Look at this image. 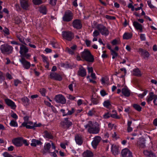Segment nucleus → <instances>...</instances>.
<instances>
[{"label":"nucleus","mask_w":157,"mask_h":157,"mask_svg":"<svg viewBox=\"0 0 157 157\" xmlns=\"http://www.w3.org/2000/svg\"><path fill=\"white\" fill-rule=\"evenodd\" d=\"M84 127L87 129L88 132L90 133L97 134L100 131L99 125L96 122L93 124L92 121H89L87 124L84 125Z\"/></svg>","instance_id":"1"},{"label":"nucleus","mask_w":157,"mask_h":157,"mask_svg":"<svg viewBox=\"0 0 157 157\" xmlns=\"http://www.w3.org/2000/svg\"><path fill=\"white\" fill-rule=\"evenodd\" d=\"M81 57L86 61L92 62L94 60L93 56L91 55L90 51L87 50L85 49L81 53Z\"/></svg>","instance_id":"2"},{"label":"nucleus","mask_w":157,"mask_h":157,"mask_svg":"<svg viewBox=\"0 0 157 157\" xmlns=\"http://www.w3.org/2000/svg\"><path fill=\"white\" fill-rule=\"evenodd\" d=\"M0 49L2 53L3 54H10L12 52L13 48L9 45L4 44L1 45Z\"/></svg>","instance_id":"3"},{"label":"nucleus","mask_w":157,"mask_h":157,"mask_svg":"<svg viewBox=\"0 0 157 157\" xmlns=\"http://www.w3.org/2000/svg\"><path fill=\"white\" fill-rule=\"evenodd\" d=\"M97 29L102 35L106 36L109 34V32L108 29L102 24H100L98 25Z\"/></svg>","instance_id":"4"},{"label":"nucleus","mask_w":157,"mask_h":157,"mask_svg":"<svg viewBox=\"0 0 157 157\" xmlns=\"http://www.w3.org/2000/svg\"><path fill=\"white\" fill-rule=\"evenodd\" d=\"M62 35L63 39L71 41L74 37V33L70 31H63Z\"/></svg>","instance_id":"5"},{"label":"nucleus","mask_w":157,"mask_h":157,"mask_svg":"<svg viewBox=\"0 0 157 157\" xmlns=\"http://www.w3.org/2000/svg\"><path fill=\"white\" fill-rule=\"evenodd\" d=\"M73 15L71 11L67 10L66 11L62 17L63 20L65 22H69L73 19Z\"/></svg>","instance_id":"6"},{"label":"nucleus","mask_w":157,"mask_h":157,"mask_svg":"<svg viewBox=\"0 0 157 157\" xmlns=\"http://www.w3.org/2000/svg\"><path fill=\"white\" fill-rule=\"evenodd\" d=\"M60 124L64 128L69 129L70 127L72 125V122L70 121L69 118H65L60 122Z\"/></svg>","instance_id":"7"},{"label":"nucleus","mask_w":157,"mask_h":157,"mask_svg":"<svg viewBox=\"0 0 157 157\" xmlns=\"http://www.w3.org/2000/svg\"><path fill=\"white\" fill-rule=\"evenodd\" d=\"M21 125L25 127L26 128L31 129H34L35 127L40 126L41 124H37L36 123H33L31 121H29L27 123L23 122Z\"/></svg>","instance_id":"8"},{"label":"nucleus","mask_w":157,"mask_h":157,"mask_svg":"<svg viewBox=\"0 0 157 157\" xmlns=\"http://www.w3.org/2000/svg\"><path fill=\"white\" fill-rule=\"evenodd\" d=\"M55 100L58 103L65 104L66 102L65 98L62 94L56 95L55 98Z\"/></svg>","instance_id":"9"},{"label":"nucleus","mask_w":157,"mask_h":157,"mask_svg":"<svg viewBox=\"0 0 157 157\" xmlns=\"http://www.w3.org/2000/svg\"><path fill=\"white\" fill-rule=\"evenodd\" d=\"M20 62L22 64L23 67L25 69H28L31 66L30 63L26 60L24 57H22L19 60Z\"/></svg>","instance_id":"10"},{"label":"nucleus","mask_w":157,"mask_h":157,"mask_svg":"<svg viewBox=\"0 0 157 157\" xmlns=\"http://www.w3.org/2000/svg\"><path fill=\"white\" fill-rule=\"evenodd\" d=\"M20 3L21 6L23 9L25 10H29L30 4L28 0H20Z\"/></svg>","instance_id":"11"},{"label":"nucleus","mask_w":157,"mask_h":157,"mask_svg":"<svg viewBox=\"0 0 157 157\" xmlns=\"http://www.w3.org/2000/svg\"><path fill=\"white\" fill-rule=\"evenodd\" d=\"M4 101L6 104L11 109H14L16 108L17 106L15 102L11 99L6 98L4 99Z\"/></svg>","instance_id":"12"},{"label":"nucleus","mask_w":157,"mask_h":157,"mask_svg":"<svg viewBox=\"0 0 157 157\" xmlns=\"http://www.w3.org/2000/svg\"><path fill=\"white\" fill-rule=\"evenodd\" d=\"M22 137H17L13 139L12 140V142L13 144L16 147H19L22 145Z\"/></svg>","instance_id":"13"},{"label":"nucleus","mask_w":157,"mask_h":157,"mask_svg":"<svg viewBox=\"0 0 157 157\" xmlns=\"http://www.w3.org/2000/svg\"><path fill=\"white\" fill-rule=\"evenodd\" d=\"M72 26L73 27L77 29H81L82 27V24L80 20L79 19H75L72 22Z\"/></svg>","instance_id":"14"},{"label":"nucleus","mask_w":157,"mask_h":157,"mask_svg":"<svg viewBox=\"0 0 157 157\" xmlns=\"http://www.w3.org/2000/svg\"><path fill=\"white\" fill-rule=\"evenodd\" d=\"M122 157H133L132 153L127 148H124L121 151Z\"/></svg>","instance_id":"15"},{"label":"nucleus","mask_w":157,"mask_h":157,"mask_svg":"<svg viewBox=\"0 0 157 157\" xmlns=\"http://www.w3.org/2000/svg\"><path fill=\"white\" fill-rule=\"evenodd\" d=\"M20 48L19 53L21 56L25 55L29 51V49L25 45L21 44Z\"/></svg>","instance_id":"16"},{"label":"nucleus","mask_w":157,"mask_h":157,"mask_svg":"<svg viewBox=\"0 0 157 157\" xmlns=\"http://www.w3.org/2000/svg\"><path fill=\"white\" fill-rule=\"evenodd\" d=\"M101 138L100 136H96L91 143V144L94 148H96L99 143L101 140Z\"/></svg>","instance_id":"17"},{"label":"nucleus","mask_w":157,"mask_h":157,"mask_svg":"<svg viewBox=\"0 0 157 157\" xmlns=\"http://www.w3.org/2000/svg\"><path fill=\"white\" fill-rule=\"evenodd\" d=\"M50 77L51 78L55 80L61 81L62 80L61 76L55 72H51L50 74Z\"/></svg>","instance_id":"18"},{"label":"nucleus","mask_w":157,"mask_h":157,"mask_svg":"<svg viewBox=\"0 0 157 157\" xmlns=\"http://www.w3.org/2000/svg\"><path fill=\"white\" fill-rule=\"evenodd\" d=\"M133 25L134 28L140 32L142 33L143 32V27L142 25L140 24L136 21H134L133 22Z\"/></svg>","instance_id":"19"},{"label":"nucleus","mask_w":157,"mask_h":157,"mask_svg":"<svg viewBox=\"0 0 157 157\" xmlns=\"http://www.w3.org/2000/svg\"><path fill=\"white\" fill-rule=\"evenodd\" d=\"M138 52L144 59L148 58L149 56V54L147 51L141 48L139 49Z\"/></svg>","instance_id":"20"},{"label":"nucleus","mask_w":157,"mask_h":157,"mask_svg":"<svg viewBox=\"0 0 157 157\" xmlns=\"http://www.w3.org/2000/svg\"><path fill=\"white\" fill-rule=\"evenodd\" d=\"M107 47L108 48L110 51L111 54L112 55V58L113 59H115L118 56V53L115 51L113 49H112L111 47L109 44H107Z\"/></svg>","instance_id":"21"},{"label":"nucleus","mask_w":157,"mask_h":157,"mask_svg":"<svg viewBox=\"0 0 157 157\" xmlns=\"http://www.w3.org/2000/svg\"><path fill=\"white\" fill-rule=\"evenodd\" d=\"M100 81L101 84L103 85L108 86L109 85V79L106 76L102 77Z\"/></svg>","instance_id":"22"},{"label":"nucleus","mask_w":157,"mask_h":157,"mask_svg":"<svg viewBox=\"0 0 157 157\" xmlns=\"http://www.w3.org/2000/svg\"><path fill=\"white\" fill-rule=\"evenodd\" d=\"M156 96V95L154 94L153 92H151L149 94V95L147 96L146 98L147 102L148 104L151 103V101Z\"/></svg>","instance_id":"23"},{"label":"nucleus","mask_w":157,"mask_h":157,"mask_svg":"<svg viewBox=\"0 0 157 157\" xmlns=\"http://www.w3.org/2000/svg\"><path fill=\"white\" fill-rule=\"evenodd\" d=\"M121 92L124 96L128 97L130 95L131 91L127 87H125L122 89Z\"/></svg>","instance_id":"24"},{"label":"nucleus","mask_w":157,"mask_h":157,"mask_svg":"<svg viewBox=\"0 0 157 157\" xmlns=\"http://www.w3.org/2000/svg\"><path fill=\"white\" fill-rule=\"evenodd\" d=\"M118 147V146L113 144L111 147V151L112 154L114 155L118 154L119 152Z\"/></svg>","instance_id":"25"},{"label":"nucleus","mask_w":157,"mask_h":157,"mask_svg":"<svg viewBox=\"0 0 157 157\" xmlns=\"http://www.w3.org/2000/svg\"><path fill=\"white\" fill-rule=\"evenodd\" d=\"M86 74V71L84 67H82L79 68V69L78 72V75L83 77L85 76Z\"/></svg>","instance_id":"26"},{"label":"nucleus","mask_w":157,"mask_h":157,"mask_svg":"<svg viewBox=\"0 0 157 157\" xmlns=\"http://www.w3.org/2000/svg\"><path fill=\"white\" fill-rule=\"evenodd\" d=\"M75 140L77 144L81 145L83 143L82 137L80 135H77L75 136Z\"/></svg>","instance_id":"27"},{"label":"nucleus","mask_w":157,"mask_h":157,"mask_svg":"<svg viewBox=\"0 0 157 157\" xmlns=\"http://www.w3.org/2000/svg\"><path fill=\"white\" fill-rule=\"evenodd\" d=\"M16 36L19 41L23 44L27 45L26 42L25 41V38L23 37L19 33H17Z\"/></svg>","instance_id":"28"},{"label":"nucleus","mask_w":157,"mask_h":157,"mask_svg":"<svg viewBox=\"0 0 157 157\" xmlns=\"http://www.w3.org/2000/svg\"><path fill=\"white\" fill-rule=\"evenodd\" d=\"M144 154L146 157H156L155 155L151 151H144Z\"/></svg>","instance_id":"29"},{"label":"nucleus","mask_w":157,"mask_h":157,"mask_svg":"<svg viewBox=\"0 0 157 157\" xmlns=\"http://www.w3.org/2000/svg\"><path fill=\"white\" fill-rule=\"evenodd\" d=\"M24 105L27 106L29 104V100L27 97H24L21 99Z\"/></svg>","instance_id":"30"},{"label":"nucleus","mask_w":157,"mask_h":157,"mask_svg":"<svg viewBox=\"0 0 157 157\" xmlns=\"http://www.w3.org/2000/svg\"><path fill=\"white\" fill-rule=\"evenodd\" d=\"M132 73L133 75L138 77H140L142 75L140 71L137 68L134 69L133 70Z\"/></svg>","instance_id":"31"},{"label":"nucleus","mask_w":157,"mask_h":157,"mask_svg":"<svg viewBox=\"0 0 157 157\" xmlns=\"http://www.w3.org/2000/svg\"><path fill=\"white\" fill-rule=\"evenodd\" d=\"M31 142V145L34 147H36L37 145H39L41 144V142L40 140L35 139H32Z\"/></svg>","instance_id":"32"},{"label":"nucleus","mask_w":157,"mask_h":157,"mask_svg":"<svg viewBox=\"0 0 157 157\" xmlns=\"http://www.w3.org/2000/svg\"><path fill=\"white\" fill-rule=\"evenodd\" d=\"M132 36V34L131 33L126 32L124 34L123 38L124 39L128 40L131 38Z\"/></svg>","instance_id":"33"},{"label":"nucleus","mask_w":157,"mask_h":157,"mask_svg":"<svg viewBox=\"0 0 157 157\" xmlns=\"http://www.w3.org/2000/svg\"><path fill=\"white\" fill-rule=\"evenodd\" d=\"M93 155L92 152L89 150H86L83 154V157H92Z\"/></svg>","instance_id":"34"},{"label":"nucleus","mask_w":157,"mask_h":157,"mask_svg":"<svg viewBox=\"0 0 157 157\" xmlns=\"http://www.w3.org/2000/svg\"><path fill=\"white\" fill-rule=\"evenodd\" d=\"M51 144L49 143H45L44 146V153H46L49 151L51 148Z\"/></svg>","instance_id":"35"},{"label":"nucleus","mask_w":157,"mask_h":157,"mask_svg":"<svg viewBox=\"0 0 157 157\" xmlns=\"http://www.w3.org/2000/svg\"><path fill=\"white\" fill-rule=\"evenodd\" d=\"M44 137L48 139H52L53 136L47 131H45L44 132Z\"/></svg>","instance_id":"36"},{"label":"nucleus","mask_w":157,"mask_h":157,"mask_svg":"<svg viewBox=\"0 0 157 157\" xmlns=\"http://www.w3.org/2000/svg\"><path fill=\"white\" fill-rule=\"evenodd\" d=\"M133 107L138 112H140L141 111L142 108L140 105L137 104H134L132 105Z\"/></svg>","instance_id":"37"},{"label":"nucleus","mask_w":157,"mask_h":157,"mask_svg":"<svg viewBox=\"0 0 157 157\" xmlns=\"http://www.w3.org/2000/svg\"><path fill=\"white\" fill-rule=\"evenodd\" d=\"M16 120H11L10 123V125L12 127H17L18 126V124Z\"/></svg>","instance_id":"38"},{"label":"nucleus","mask_w":157,"mask_h":157,"mask_svg":"<svg viewBox=\"0 0 157 157\" xmlns=\"http://www.w3.org/2000/svg\"><path fill=\"white\" fill-rule=\"evenodd\" d=\"M103 104L105 107L107 108H108L111 105L110 101L108 100L105 101Z\"/></svg>","instance_id":"39"},{"label":"nucleus","mask_w":157,"mask_h":157,"mask_svg":"<svg viewBox=\"0 0 157 157\" xmlns=\"http://www.w3.org/2000/svg\"><path fill=\"white\" fill-rule=\"evenodd\" d=\"M51 44L54 48H59V44L56 41H52L51 42Z\"/></svg>","instance_id":"40"},{"label":"nucleus","mask_w":157,"mask_h":157,"mask_svg":"<svg viewBox=\"0 0 157 157\" xmlns=\"http://www.w3.org/2000/svg\"><path fill=\"white\" fill-rule=\"evenodd\" d=\"M40 12L43 13L44 14H45L47 13V9L45 6H42L40 8Z\"/></svg>","instance_id":"41"},{"label":"nucleus","mask_w":157,"mask_h":157,"mask_svg":"<svg viewBox=\"0 0 157 157\" xmlns=\"http://www.w3.org/2000/svg\"><path fill=\"white\" fill-rule=\"evenodd\" d=\"M148 91L147 90H145L142 94H138V96L140 98H143L147 93Z\"/></svg>","instance_id":"42"},{"label":"nucleus","mask_w":157,"mask_h":157,"mask_svg":"<svg viewBox=\"0 0 157 157\" xmlns=\"http://www.w3.org/2000/svg\"><path fill=\"white\" fill-rule=\"evenodd\" d=\"M95 113L96 111L94 109H92L89 111L87 114L89 116H92L95 114Z\"/></svg>","instance_id":"43"},{"label":"nucleus","mask_w":157,"mask_h":157,"mask_svg":"<svg viewBox=\"0 0 157 157\" xmlns=\"http://www.w3.org/2000/svg\"><path fill=\"white\" fill-rule=\"evenodd\" d=\"M39 92L40 93L41 95L44 97L46 96V90L44 88H43L40 89L39 90Z\"/></svg>","instance_id":"44"},{"label":"nucleus","mask_w":157,"mask_h":157,"mask_svg":"<svg viewBox=\"0 0 157 157\" xmlns=\"http://www.w3.org/2000/svg\"><path fill=\"white\" fill-rule=\"evenodd\" d=\"M67 110L68 111V112L67 113V116L71 115L75 112V109L74 108H71V110H69L68 109H67Z\"/></svg>","instance_id":"45"},{"label":"nucleus","mask_w":157,"mask_h":157,"mask_svg":"<svg viewBox=\"0 0 157 157\" xmlns=\"http://www.w3.org/2000/svg\"><path fill=\"white\" fill-rule=\"evenodd\" d=\"M33 3L35 5H38L42 3L41 0H32Z\"/></svg>","instance_id":"46"},{"label":"nucleus","mask_w":157,"mask_h":157,"mask_svg":"<svg viewBox=\"0 0 157 157\" xmlns=\"http://www.w3.org/2000/svg\"><path fill=\"white\" fill-rule=\"evenodd\" d=\"M5 80V78L2 72L0 71V83H2Z\"/></svg>","instance_id":"47"},{"label":"nucleus","mask_w":157,"mask_h":157,"mask_svg":"<svg viewBox=\"0 0 157 157\" xmlns=\"http://www.w3.org/2000/svg\"><path fill=\"white\" fill-rule=\"evenodd\" d=\"M41 56L42 58L43 61L44 63H47L48 62V58L44 55L42 54L41 55Z\"/></svg>","instance_id":"48"},{"label":"nucleus","mask_w":157,"mask_h":157,"mask_svg":"<svg viewBox=\"0 0 157 157\" xmlns=\"http://www.w3.org/2000/svg\"><path fill=\"white\" fill-rule=\"evenodd\" d=\"M111 43L113 45H116L117 44H120V42L117 40L116 39L113 40L111 42Z\"/></svg>","instance_id":"49"},{"label":"nucleus","mask_w":157,"mask_h":157,"mask_svg":"<svg viewBox=\"0 0 157 157\" xmlns=\"http://www.w3.org/2000/svg\"><path fill=\"white\" fill-rule=\"evenodd\" d=\"M111 117L117 119H119L120 118V117L117 115V113H114V114H111Z\"/></svg>","instance_id":"50"},{"label":"nucleus","mask_w":157,"mask_h":157,"mask_svg":"<svg viewBox=\"0 0 157 157\" xmlns=\"http://www.w3.org/2000/svg\"><path fill=\"white\" fill-rule=\"evenodd\" d=\"M11 116L13 118L15 119L16 120H17L18 118L17 115L12 111H11Z\"/></svg>","instance_id":"51"},{"label":"nucleus","mask_w":157,"mask_h":157,"mask_svg":"<svg viewBox=\"0 0 157 157\" xmlns=\"http://www.w3.org/2000/svg\"><path fill=\"white\" fill-rule=\"evenodd\" d=\"M61 66L66 68H68L70 67L71 66L69 64L66 63H62Z\"/></svg>","instance_id":"52"},{"label":"nucleus","mask_w":157,"mask_h":157,"mask_svg":"<svg viewBox=\"0 0 157 157\" xmlns=\"http://www.w3.org/2000/svg\"><path fill=\"white\" fill-rule=\"evenodd\" d=\"M111 113H107L104 114L103 115V117L104 119H108L111 117Z\"/></svg>","instance_id":"53"},{"label":"nucleus","mask_w":157,"mask_h":157,"mask_svg":"<svg viewBox=\"0 0 157 157\" xmlns=\"http://www.w3.org/2000/svg\"><path fill=\"white\" fill-rule=\"evenodd\" d=\"M87 79L88 81L92 83L93 84H95L96 83V82L93 79H91L90 78V76H88L87 77Z\"/></svg>","instance_id":"54"},{"label":"nucleus","mask_w":157,"mask_h":157,"mask_svg":"<svg viewBox=\"0 0 157 157\" xmlns=\"http://www.w3.org/2000/svg\"><path fill=\"white\" fill-rule=\"evenodd\" d=\"M66 50L68 52V53L71 55H73L74 54V51L72 50L69 48H67Z\"/></svg>","instance_id":"55"},{"label":"nucleus","mask_w":157,"mask_h":157,"mask_svg":"<svg viewBox=\"0 0 157 157\" xmlns=\"http://www.w3.org/2000/svg\"><path fill=\"white\" fill-rule=\"evenodd\" d=\"M140 38L141 40L142 41L145 40L146 39L145 34H140Z\"/></svg>","instance_id":"56"},{"label":"nucleus","mask_w":157,"mask_h":157,"mask_svg":"<svg viewBox=\"0 0 157 157\" xmlns=\"http://www.w3.org/2000/svg\"><path fill=\"white\" fill-rule=\"evenodd\" d=\"M99 35V32L97 30H95L93 33V37H97Z\"/></svg>","instance_id":"57"},{"label":"nucleus","mask_w":157,"mask_h":157,"mask_svg":"<svg viewBox=\"0 0 157 157\" xmlns=\"http://www.w3.org/2000/svg\"><path fill=\"white\" fill-rule=\"evenodd\" d=\"M57 0H50L49 3L52 6H55L57 2Z\"/></svg>","instance_id":"58"},{"label":"nucleus","mask_w":157,"mask_h":157,"mask_svg":"<svg viewBox=\"0 0 157 157\" xmlns=\"http://www.w3.org/2000/svg\"><path fill=\"white\" fill-rule=\"evenodd\" d=\"M3 31L4 32L5 34L6 35H9L10 34L9 30L6 28H5L3 30Z\"/></svg>","instance_id":"59"},{"label":"nucleus","mask_w":157,"mask_h":157,"mask_svg":"<svg viewBox=\"0 0 157 157\" xmlns=\"http://www.w3.org/2000/svg\"><path fill=\"white\" fill-rule=\"evenodd\" d=\"M14 85L16 86H17L18 84L21 83V81L18 79H16L14 80Z\"/></svg>","instance_id":"60"},{"label":"nucleus","mask_w":157,"mask_h":157,"mask_svg":"<svg viewBox=\"0 0 157 157\" xmlns=\"http://www.w3.org/2000/svg\"><path fill=\"white\" fill-rule=\"evenodd\" d=\"M100 93L102 97H104L107 95V94L106 93L105 91L103 90H101L100 91Z\"/></svg>","instance_id":"61"},{"label":"nucleus","mask_w":157,"mask_h":157,"mask_svg":"<svg viewBox=\"0 0 157 157\" xmlns=\"http://www.w3.org/2000/svg\"><path fill=\"white\" fill-rule=\"evenodd\" d=\"M147 3L148 6L150 8L153 9L155 8V6L152 5L151 1L148 0L147 1Z\"/></svg>","instance_id":"62"},{"label":"nucleus","mask_w":157,"mask_h":157,"mask_svg":"<svg viewBox=\"0 0 157 157\" xmlns=\"http://www.w3.org/2000/svg\"><path fill=\"white\" fill-rule=\"evenodd\" d=\"M83 101L81 99H79L77 101V104L78 106L81 105L83 104Z\"/></svg>","instance_id":"63"},{"label":"nucleus","mask_w":157,"mask_h":157,"mask_svg":"<svg viewBox=\"0 0 157 157\" xmlns=\"http://www.w3.org/2000/svg\"><path fill=\"white\" fill-rule=\"evenodd\" d=\"M3 155L4 157H13L12 155L7 152H4L3 154Z\"/></svg>","instance_id":"64"}]
</instances>
